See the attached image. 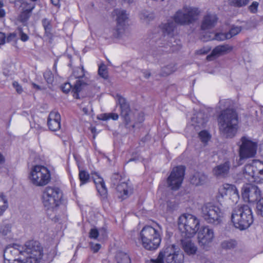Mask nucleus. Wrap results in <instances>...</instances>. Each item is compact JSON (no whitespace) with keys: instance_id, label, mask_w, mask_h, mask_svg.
Here are the masks:
<instances>
[{"instance_id":"6e6552de","label":"nucleus","mask_w":263,"mask_h":263,"mask_svg":"<svg viewBox=\"0 0 263 263\" xmlns=\"http://www.w3.org/2000/svg\"><path fill=\"white\" fill-rule=\"evenodd\" d=\"M29 178L34 185L43 186L51 180L50 171L43 165H36L31 168Z\"/></svg>"},{"instance_id":"c03bdc74","label":"nucleus","mask_w":263,"mask_h":263,"mask_svg":"<svg viewBox=\"0 0 263 263\" xmlns=\"http://www.w3.org/2000/svg\"><path fill=\"white\" fill-rule=\"evenodd\" d=\"M44 77L46 82L50 84L53 81V76L52 72L49 70H47L44 73Z\"/></svg>"},{"instance_id":"9b49d317","label":"nucleus","mask_w":263,"mask_h":263,"mask_svg":"<svg viewBox=\"0 0 263 263\" xmlns=\"http://www.w3.org/2000/svg\"><path fill=\"white\" fill-rule=\"evenodd\" d=\"M243 175L249 182L263 183V163L257 161L252 164H246L243 170Z\"/></svg>"},{"instance_id":"603ef678","label":"nucleus","mask_w":263,"mask_h":263,"mask_svg":"<svg viewBox=\"0 0 263 263\" xmlns=\"http://www.w3.org/2000/svg\"><path fill=\"white\" fill-rule=\"evenodd\" d=\"M13 87L15 88L16 91L18 94H21L23 91L22 87L18 84L17 82L14 81L12 83Z\"/></svg>"},{"instance_id":"cd10ccee","label":"nucleus","mask_w":263,"mask_h":263,"mask_svg":"<svg viewBox=\"0 0 263 263\" xmlns=\"http://www.w3.org/2000/svg\"><path fill=\"white\" fill-rule=\"evenodd\" d=\"M42 24L44 29V37L50 40H52L54 34L52 31L51 20L47 18H43L42 20Z\"/></svg>"},{"instance_id":"0e129e2a","label":"nucleus","mask_w":263,"mask_h":263,"mask_svg":"<svg viewBox=\"0 0 263 263\" xmlns=\"http://www.w3.org/2000/svg\"><path fill=\"white\" fill-rule=\"evenodd\" d=\"M52 4L55 6H60V0H51Z\"/></svg>"},{"instance_id":"a19ab883","label":"nucleus","mask_w":263,"mask_h":263,"mask_svg":"<svg viewBox=\"0 0 263 263\" xmlns=\"http://www.w3.org/2000/svg\"><path fill=\"white\" fill-rule=\"evenodd\" d=\"M241 30L240 27H233L231 28L229 31L227 33L228 39H231L233 36L238 34Z\"/></svg>"},{"instance_id":"a211bd4d","label":"nucleus","mask_w":263,"mask_h":263,"mask_svg":"<svg viewBox=\"0 0 263 263\" xmlns=\"http://www.w3.org/2000/svg\"><path fill=\"white\" fill-rule=\"evenodd\" d=\"M219 192L222 196H229L234 203L237 202L239 198L238 191L234 185L225 184L220 188Z\"/></svg>"},{"instance_id":"f8f14e48","label":"nucleus","mask_w":263,"mask_h":263,"mask_svg":"<svg viewBox=\"0 0 263 263\" xmlns=\"http://www.w3.org/2000/svg\"><path fill=\"white\" fill-rule=\"evenodd\" d=\"M239 146V156L240 160L253 158L256 154L257 143L246 136L241 138Z\"/></svg>"},{"instance_id":"aec40b11","label":"nucleus","mask_w":263,"mask_h":263,"mask_svg":"<svg viewBox=\"0 0 263 263\" xmlns=\"http://www.w3.org/2000/svg\"><path fill=\"white\" fill-rule=\"evenodd\" d=\"M192 237H182L181 239V247L184 252L189 256L196 254L198 248L191 239Z\"/></svg>"},{"instance_id":"052dcab7","label":"nucleus","mask_w":263,"mask_h":263,"mask_svg":"<svg viewBox=\"0 0 263 263\" xmlns=\"http://www.w3.org/2000/svg\"><path fill=\"white\" fill-rule=\"evenodd\" d=\"M78 71H80L81 74L80 75H78L76 74V70H75L73 72V75L76 78H81L83 77L84 76V69L83 68H78Z\"/></svg>"},{"instance_id":"f03ea898","label":"nucleus","mask_w":263,"mask_h":263,"mask_svg":"<svg viewBox=\"0 0 263 263\" xmlns=\"http://www.w3.org/2000/svg\"><path fill=\"white\" fill-rule=\"evenodd\" d=\"M231 220L234 226L240 230L249 228L253 222L252 212L248 205L239 204L233 210Z\"/></svg>"},{"instance_id":"f257e3e1","label":"nucleus","mask_w":263,"mask_h":263,"mask_svg":"<svg viewBox=\"0 0 263 263\" xmlns=\"http://www.w3.org/2000/svg\"><path fill=\"white\" fill-rule=\"evenodd\" d=\"M232 102L229 99L220 100L217 108L221 110L218 117L220 132L227 138L233 137L238 129V115L236 111L229 107Z\"/></svg>"},{"instance_id":"2f4dec72","label":"nucleus","mask_w":263,"mask_h":263,"mask_svg":"<svg viewBox=\"0 0 263 263\" xmlns=\"http://www.w3.org/2000/svg\"><path fill=\"white\" fill-rule=\"evenodd\" d=\"M175 65L171 64L165 67H163L160 73V75L162 77L167 76L176 70Z\"/></svg>"},{"instance_id":"72a5a7b5","label":"nucleus","mask_w":263,"mask_h":263,"mask_svg":"<svg viewBox=\"0 0 263 263\" xmlns=\"http://www.w3.org/2000/svg\"><path fill=\"white\" fill-rule=\"evenodd\" d=\"M79 177L81 181L80 185L88 182L90 179L89 174L88 173V172L83 170H81L79 171Z\"/></svg>"},{"instance_id":"39448f33","label":"nucleus","mask_w":263,"mask_h":263,"mask_svg":"<svg viewBox=\"0 0 263 263\" xmlns=\"http://www.w3.org/2000/svg\"><path fill=\"white\" fill-rule=\"evenodd\" d=\"M201 13L198 8L185 5L176 11L173 19L176 24L189 25L198 20Z\"/></svg>"},{"instance_id":"5701e85b","label":"nucleus","mask_w":263,"mask_h":263,"mask_svg":"<svg viewBox=\"0 0 263 263\" xmlns=\"http://www.w3.org/2000/svg\"><path fill=\"white\" fill-rule=\"evenodd\" d=\"M230 166L231 163L229 161L218 165L213 170V175L219 178H226L229 175Z\"/></svg>"},{"instance_id":"7ed1b4c3","label":"nucleus","mask_w":263,"mask_h":263,"mask_svg":"<svg viewBox=\"0 0 263 263\" xmlns=\"http://www.w3.org/2000/svg\"><path fill=\"white\" fill-rule=\"evenodd\" d=\"M178 226L182 237H193L199 229L200 220L192 214H183L178 219Z\"/></svg>"},{"instance_id":"4be33fe9","label":"nucleus","mask_w":263,"mask_h":263,"mask_svg":"<svg viewBox=\"0 0 263 263\" xmlns=\"http://www.w3.org/2000/svg\"><path fill=\"white\" fill-rule=\"evenodd\" d=\"M115 14L117 15V30L118 32L117 37H119L124 30L125 22L127 19V14L126 11L123 10L116 9L114 11Z\"/></svg>"},{"instance_id":"338daca9","label":"nucleus","mask_w":263,"mask_h":263,"mask_svg":"<svg viewBox=\"0 0 263 263\" xmlns=\"http://www.w3.org/2000/svg\"><path fill=\"white\" fill-rule=\"evenodd\" d=\"M143 73V76H144V78L146 79H148L149 78V77L151 76L150 72H149L148 71H144Z\"/></svg>"},{"instance_id":"ddd939ff","label":"nucleus","mask_w":263,"mask_h":263,"mask_svg":"<svg viewBox=\"0 0 263 263\" xmlns=\"http://www.w3.org/2000/svg\"><path fill=\"white\" fill-rule=\"evenodd\" d=\"M117 102L120 106V116L126 128L130 126L131 123L134 121L136 116V111L130 109L129 103L126 99L120 95H117Z\"/></svg>"},{"instance_id":"69168bd1","label":"nucleus","mask_w":263,"mask_h":263,"mask_svg":"<svg viewBox=\"0 0 263 263\" xmlns=\"http://www.w3.org/2000/svg\"><path fill=\"white\" fill-rule=\"evenodd\" d=\"M5 159L4 156L0 153V164L4 163Z\"/></svg>"},{"instance_id":"473e14b6","label":"nucleus","mask_w":263,"mask_h":263,"mask_svg":"<svg viewBox=\"0 0 263 263\" xmlns=\"http://www.w3.org/2000/svg\"><path fill=\"white\" fill-rule=\"evenodd\" d=\"M8 207V200L6 196L3 193L0 194V216Z\"/></svg>"},{"instance_id":"09e8293b","label":"nucleus","mask_w":263,"mask_h":263,"mask_svg":"<svg viewBox=\"0 0 263 263\" xmlns=\"http://www.w3.org/2000/svg\"><path fill=\"white\" fill-rule=\"evenodd\" d=\"M12 263H29V260L27 257L21 256L17 259H14Z\"/></svg>"},{"instance_id":"4c0bfd02","label":"nucleus","mask_w":263,"mask_h":263,"mask_svg":"<svg viewBox=\"0 0 263 263\" xmlns=\"http://www.w3.org/2000/svg\"><path fill=\"white\" fill-rule=\"evenodd\" d=\"M228 39V34L227 33L226 34L222 33H219L213 34V36H210L209 39L204 40L205 41H207L208 40H216L217 41H223Z\"/></svg>"},{"instance_id":"f3484780","label":"nucleus","mask_w":263,"mask_h":263,"mask_svg":"<svg viewBox=\"0 0 263 263\" xmlns=\"http://www.w3.org/2000/svg\"><path fill=\"white\" fill-rule=\"evenodd\" d=\"M86 86V83L82 80H78L73 88H72V85L70 83H65L61 86V89L65 93H68L71 89V92L73 93V97L76 99H79V97L78 93L80 92Z\"/></svg>"},{"instance_id":"7c9ffc66","label":"nucleus","mask_w":263,"mask_h":263,"mask_svg":"<svg viewBox=\"0 0 263 263\" xmlns=\"http://www.w3.org/2000/svg\"><path fill=\"white\" fill-rule=\"evenodd\" d=\"M33 8V7H29L21 12L19 16V20L21 22L25 23L27 22L31 16Z\"/></svg>"},{"instance_id":"2eb2a0df","label":"nucleus","mask_w":263,"mask_h":263,"mask_svg":"<svg viewBox=\"0 0 263 263\" xmlns=\"http://www.w3.org/2000/svg\"><path fill=\"white\" fill-rule=\"evenodd\" d=\"M215 237L214 230L209 226H204L198 231L197 240L199 246L203 250H208Z\"/></svg>"},{"instance_id":"e433bc0d","label":"nucleus","mask_w":263,"mask_h":263,"mask_svg":"<svg viewBox=\"0 0 263 263\" xmlns=\"http://www.w3.org/2000/svg\"><path fill=\"white\" fill-rule=\"evenodd\" d=\"M100 119L105 121L109 119H112L113 120H117L119 119V115L117 113L110 112L103 114L100 115Z\"/></svg>"},{"instance_id":"a18cd8bd","label":"nucleus","mask_w":263,"mask_h":263,"mask_svg":"<svg viewBox=\"0 0 263 263\" xmlns=\"http://www.w3.org/2000/svg\"><path fill=\"white\" fill-rule=\"evenodd\" d=\"M199 136L201 141L203 143L207 142L210 138L209 133L205 130L201 131L199 133Z\"/></svg>"},{"instance_id":"de8ad7c7","label":"nucleus","mask_w":263,"mask_h":263,"mask_svg":"<svg viewBox=\"0 0 263 263\" xmlns=\"http://www.w3.org/2000/svg\"><path fill=\"white\" fill-rule=\"evenodd\" d=\"M144 121V115L142 112L136 111V116H135L134 121L136 122H142Z\"/></svg>"},{"instance_id":"ea45409f","label":"nucleus","mask_w":263,"mask_h":263,"mask_svg":"<svg viewBox=\"0 0 263 263\" xmlns=\"http://www.w3.org/2000/svg\"><path fill=\"white\" fill-rule=\"evenodd\" d=\"M126 179L125 177L121 176L118 173H114L111 176V183L115 186L122 182L123 179Z\"/></svg>"},{"instance_id":"bb28decb","label":"nucleus","mask_w":263,"mask_h":263,"mask_svg":"<svg viewBox=\"0 0 263 263\" xmlns=\"http://www.w3.org/2000/svg\"><path fill=\"white\" fill-rule=\"evenodd\" d=\"M97 178H93L94 183L96 184L97 190L100 195L103 198H105L107 196V190L105 186L103 178L96 175Z\"/></svg>"},{"instance_id":"4d7b16f0","label":"nucleus","mask_w":263,"mask_h":263,"mask_svg":"<svg viewBox=\"0 0 263 263\" xmlns=\"http://www.w3.org/2000/svg\"><path fill=\"white\" fill-rule=\"evenodd\" d=\"M91 249L94 253H97L100 249L101 245L99 243H91Z\"/></svg>"},{"instance_id":"37998d69","label":"nucleus","mask_w":263,"mask_h":263,"mask_svg":"<svg viewBox=\"0 0 263 263\" xmlns=\"http://www.w3.org/2000/svg\"><path fill=\"white\" fill-rule=\"evenodd\" d=\"M11 226L9 224H4L0 226V233L4 236L7 235L11 232Z\"/></svg>"},{"instance_id":"412c9836","label":"nucleus","mask_w":263,"mask_h":263,"mask_svg":"<svg viewBox=\"0 0 263 263\" xmlns=\"http://www.w3.org/2000/svg\"><path fill=\"white\" fill-rule=\"evenodd\" d=\"M61 116L57 111L50 112L48 116L47 125L50 130L57 131L61 127Z\"/></svg>"},{"instance_id":"393cba45","label":"nucleus","mask_w":263,"mask_h":263,"mask_svg":"<svg viewBox=\"0 0 263 263\" xmlns=\"http://www.w3.org/2000/svg\"><path fill=\"white\" fill-rule=\"evenodd\" d=\"M22 247L18 245L14 244L13 246H9L6 247L4 252V259L8 260L13 259L14 257L20 254H21Z\"/></svg>"},{"instance_id":"a878e982","label":"nucleus","mask_w":263,"mask_h":263,"mask_svg":"<svg viewBox=\"0 0 263 263\" xmlns=\"http://www.w3.org/2000/svg\"><path fill=\"white\" fill-rule=\"evenodd\" d=\"M127 181V179H123L122 182L115 185L117 191L120 194V197L123 199H126L128 196L130 192Z\"/></svg>"},{"instance_id":"8fccbe9b","label":"nucleus","mask_w":263,"mask_h":263,"mask_svg":"<svg viewBox=\"0 0 263 263\" xmlns=\"http://www.w3.org/2000/svg\"><path fill=\"white\" fill-rule=\"evenodd\" d=\"M259 4L257 2H253L252 4L249 7L250 11L253 13H255L257 11V8Z\"/></svg>"},{"instance_id":"f704fd0d","label":"nucleus","mask_w":263,"mask_h":263,"mask_svg":"<svg viewBox=\"0 0 263 263\" xmlns=\"http://www.w3.org/2000/svg\"><path fill=\"white\" fill-rule=\"evenodd\" d=\"M249 0H229V4L235 7H242L248 5Z\"/></svg>"},{"instance_id":"b1692460","label":"nucleus","mask_w":263,"mask_h":263,"mask_svg":"<svg viewBox=\"0 0 263 263\" xmlns=\"http://www.w3.org/2000/svg\"><path fill=\"white\" fill-rule=\"evenodd\" d=\"M233 49V47L228 44L219 45L213 49L211 53L206 57L208 61H211L220 55L226 54Z\"/></svg>"},{"instance_id":"864d4df0","label":"nucleus","mask_w":263,"mask_h":263,"mask_svg":"<svg viewBox=\"0 0 263 263\" xmlns=\"http://www.w3.org/2000/svg\"><path fill=\"white\" fill-rule=\"evenodd\" d=\"M174 23L172 22L171 23H167L165 24V29L166 31H167L168 33L172 32L174 30V27H173Z\"/></svg>"},{"instance_id":"9d476101","label":"nucleus","mask_w":263,"mask_h":263,"mask_svg":"<svg viewBox=\"0 0 263 263\" xmlns=\"http://www.w3.org/2000/svg\"><path fill=\"white\" fill-rule=\"evenodd\" d=\"M201 215L208 223L218 226L222 223V212L218 206L210 203H206L202 206Z\"/></svg>"},{"instance_id":"423d86ee","label":"nucleus","mask_w":263,"mask_h":263,"mask_svg":"<svg viewBox=\"0 0 263 263\" xmlns=\"http://www.w3.org/2000/svg\"><path fill=\"white\" fill-rule=\"evenodd\" d=\"M140 238L143 248L149 251L156 250L161 242L159 231L149 226L143 228L140 233Z\"/></svg>"},{"instance_id":"13d9d810","label":"nucleus","mask_w":263,"mask_h":263,"mask_svg":"<svg viewBox=\"0 0 263 263\" xmlns=\"http://www.w3.org/2000/svg\"><path fill=\"white\" fill-rule=\"evenodd\" d=\"M199 263H209V260L204 256H198Z\"/></svg>"},{"instance_id":"dca6fc26","label":"nucleus","mask_w":263,"mask_h":263,"mask_svg":"<svg viewBox=\"0 0 263 263\" xmlns=\"http://www.w3.org/2000/svg\"><path fill=\"white\" fill-rule=\"evenodd\" d=\"M241 194L245 200L254 202L260 198L261 191L256 185L247 184L242 187Z\"/></svg>"},{"instance_id":"1a4fd4ad","label":"nucleus","mask_w":263,"mask_h":263,"mask_svg":"<svg viewBox=\"0 0 263 263\" xmlns=\"http://www.w3.org/2000/svg\"><path fill=\"white\" fill-rule=\"evenodd\" d=\"M62 193L57 187H46L42 194V202L47 210L54 211L59 205Z\"/></svg>"},{"instance_id":"79ce46f5","label":"nucleus","mask_w":263,"mask_h":263,"mask_svg":"<svg viewBox=\"0 0 263 263\" xmlns=\"http://www.w3.org/2000/svg\"><path fill=\"white\" fill-rule=\"evenodd\" d=\"M98 74L102 78L106 79L108 78V72L106 66L104 64L99 66Z\"/></svg>"},{"instance_id":"6e6d98bb","label":"nucleus","mask_w":263,"mask_h":263,"mask_svg":"<svg viewBox=\"0 0 263 263\" xmlns=\"http://www.w3.org/2000/svg\"><path fill=\"white\" fill-rule=\"evenodd\" d=\"M211 48L209 47H203V48L198 50L197 53L199 54H205L209 52Z\"/></svg>"},{"instance_id":"3c124183","label":"nucleus","mask_w":263,"mask_h":263,"mask_svg":"<svg viewBox=\"0 0 263 263\" xmlns=\"http://www.w3.org/2000/svg\"><path fill=\"white\" fill-rule=\"evenodd\" d=\"M89 237L92 239H97L99 236V231L96 228L91 229L89 232Z\"/></svg>"},{"instance_id":"774afa93","label":"nucleus","mask_w":263,"mask_h":263,"mask_svg":"<svg viewBox=\"0 0 263 263\" xmlns=\"http://www.w3.org/2000/svg\"><path fill=\"white\" fill-rule=\"evenodd\" d=\"M32 87L34 88H35V89H36L37 90H41V87L40 86H39V85H37V84H35L34 83H32Z\"/></svg>"},{"instance_id":"c9c22d12","label":"nucleus","mask_w":263,"mask_h":263,"mask_svg":"<svg viewBox=\"0 0 263 263\" xmlns=\"http://www.w3.org/2000/svg\"><path fill=\"white\" fill-rule=\"evenodd\" d=\"M140 18L146 23H148L153 20L154 15L152 13L146 11H143L140 14Z\"/></svg>"},{"instance_id":"680f3d73","label":"nucleus","mask_w":263,"mask_h":263,"mask_svg":"<svg viewBox=\"0 0 263 263\" xmlns=\"http://www.w3.org/2000/svg\"><path fill=\"white\" fill-rule=\"evenodd\" d=\"M6 36L5 33L0 32V45L4 44L5 42Z\"/></svg>"},{"instance_id":"49530a36","label":"nucleus","mask_w":263,"mask_h":263,"mask_svg":"<svg viewBox=\"0 0 263 263\" xmlns=\"http://www.w3.org/2000/svg\"><path fill=\"white\" fill-rule=\"evenodd\" d=\"M257 213L263 217V198L260 199L257 202Z\"/></svg>"},{"instance_id":"4468645a","label":"nucleus","mask_w":263,"mask_h":263,"mask_svg":"<svg viewBox=\"0 0 263 263\" xmlns=\"http://www.w3.org/2000/svg\"><path fill=\"white\" fill-rule=\"evenodd\" d=\"M185 170V167L182 165L174 167L166 179L167 186L172 190H178L183 180Z\"/></svg>"},{"instance_id":"5fc2aeb1","label":"nucleus","mask_w":263,"mask_h":263,"mask_svg":"<svg viewBox=\"0 0 263 263\" xmlns=\"http://www.w3.org/2000/svg\"><path fill=\"white\" fill-rule=\"evenodd\" d=\"M18 32L20 36V39L22 41L26 42L28 40V36L26 34L23 32L21 29L18 30Z\"/></svg>"},{"instance_id":"6ab92c4d","label":"nucleus","mask_w":263,"mask_h":263,"mask_svg":"<svg viewBox=\"0 0 263 263\" xmlns=\"http://www.w3.org/2000/svg\"><path fill=\"white\" fill-rule=\"evenodd\" d=\"M218 17L214 13L207 12L202 17L201 23V29L207 30L214 28L218 21Z\"/></svg>"},{"instance_id":"c85d7f7f","label":"nucleus","mask_w":263,"mask_h":263,"mask_svg":"<svg viewBox=\"0 0 263 263\" xmlns=\"http://www.w3.org/2000/svg\"><path fill=\"white\" fill-rule=\"evenodd\" d=\"M207 181V176L201 172H196L191 178V183L196 186L203 185Z\"/></svg>"},{"instance_id":"e2e57ef3","label":"nucleus","mask_w":263,"mask_h":263,"mask_svg":"<svg viewBox=\"0 0 263 263\" xmlns=\"http://www.w3.org/2000/svg\"><path fill=\"white\" fill-rule=\"evenodd\" d=\"M3 6V4L2 2H0V17H3L5 16V10L2 8Z\"/></svg>"},{"instance_id":"c756f323","label":"nucleus","mask_w":263,"mask_h":263,"mask_svg":"<svg viewBox=\"0 0 263 263\" xmlns=\"http://www.w3.org/2000/svg\"><path fill=\"white\" fill-rule=\"evenodd\" d=\"M116 259L118 263H131L129 255L123 252H119L117 253Z\"/></svg>"},{"instance_id":"bf43d9fd","label":"nucleus","mask_w":263,"mask_h":263,"mask_svg":"<svg viewBox=\"0 0 263 263\" xmlns=\"http://www.w3.org/2000/svg\"><path fill=\"white\" fill-rule=\"evenodd\" d=\"M16 37V33L13 32L12 33H10L8 36L7 37L6 40L8 42H9Z\"/></svg>"},{"instance_id":"58836bf2","label":"nucleus","mask_w":263,"mask_h":263,"mask_svg":"<svg viewBox=\"0 0 263 263\" xmlns=\"http://www.w3.org/2000/svg\"><path fill=\"white\" fill-rule=\"evenodd\" d=\"M236 245V241L233 240H224L221 244V247L224 249H233Z\"/></svg>"},{"instance_id":"0eeeda50","label":"nucleus","mask_w":263,"mask_h":263,"mask_svg":"<svg viewBox=\"0 0 263 263\" xmlns=\"http://www.w3.org/2000/svg\"><path fill=\"white\" fill-rule=\"evenodd\" d=\"M21 254L29 260V263H39L42 260L43 248L39 242L35 240L27 241L24 246H21Z\"/></svg>"},{"instance_id":"20e7f679","label":"nucleus","mask_w":263,"mask_h":263,"mask_svg":"<svg viewBox=\"0 0 263 263\" xmlns=\"http://www.w3.org/2000/svg\"><path fill=\"white\" fill-rule=\"evenodd\" d=\"M183 252L176 245L167 246L160 251L156 259H151V263H183Z\"/></svg>"}]
</instances>
